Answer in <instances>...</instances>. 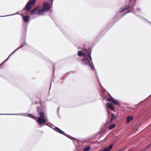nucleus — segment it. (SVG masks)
Returning <instances> with one entry per match:
<instances>
[{"label":"nucleus","mask_w":151,"mask_h":151,"mask_svg":"<svg viewBox=\"0 0 151 151\" xmlns=\"http://www.w3.org/2000/svg\"><path fill=\"white\" fill-rule=\"evenodd\" d=\"M34 9H35V10L36 13H37L38 14V12L39 10V7L38 6H37L35 7Z\"/></svg>","instance_id":"393cba45"},{"label":"nucleus","mask_w":151,"mask_h":151,"mask_svg":"<svg viewBox=\"0 0 151 151\" xmlns=\"http://www.w3.org/2000/svg\"><path fill=\"white\" fill-rule=\"evenodd\" d=\"M103 90V92H106V90L105 89V88H103V90Z\"/></svg>","instance_id":"c9c22d12"},{"label":"nucleus","mask_w":151,"mask_h":151,"mask_svg":"<svg viewBox=\"0 0 151 151\" xmlns=\"http://www.w3.org/2000/svg\"><path fill=\"white\" fill-rule=\"evenodd\" d=\"M133 119V117L131 116H128L127 117L126 119V122L128 123Z\"/></svg>","instance_id":"f3484780"},{"label":"nucleus","mask_w":151,"mask_h":151,"mask_svg":"<svg viewBox=\"0 0 151 151\" xmlns=\"http://www.w3.org/2000/svg\"><path fill=\"white\" fill-rule=\"evenodd\" d=\"M113 120V119H112V118H111V119H110L109 121V123L111 122H112Z\"/></svg>","instance_id":"72a5a7b5"},{"label":"nucleus","mask_w":151,"mask_h":151,"mask_svg":"<svg viewBox=\"0 0 151 151\" xmlns=\"http://www.w3.org/2000/svg\"><path fill=\"white\" fill-rule=\"evenodd\" d=\"M24 114L23 113H21V114H0V115H21Z\"/></svg>","instance_id":"a211bd4d"},{"label":"nucleus","mask_w":151,"mask_h":151,"mask_svg":"<svg viewBox=\"0 0 151 151\" xmlns=\"http://www.w3.org/2000/svg\"><path fill=\"white\" fill-rule=\"evenodd\" d=\"M51 84H52V82H51V81L50 82V89L51 88Z\"/></svg>","instance_id":"4c0bfd02"},{"label":"nucleus","mask_w":151,"mask_h":151,"mask_svg":"<svg viewBox=\"0 0 151 151\" xmlns=\"http://www.w3.org/2000/svg\"><path fill=\"white\" fill-rule=\"evenodd\" d=\"M124 148H122V149H121L119 150H118V151H122V150H124Z\"/></svg>","instance_id":"e433bc0d"},{"label":"nucleus","mask_w":151,"mask_h":151,"mask_svg":"<svg viewBox=\"0 0 151 151\" xmlns=\"http://www.w3.org/2000/svg\"><path fill=\"white\" fill-rule=\"evenodd\" d=\"M123 12H124L123 11L122 9H121V10L119 11V12L120 13H122Z\"/></svg>","instance_id":"f704fd0d"},{"label":"nucleus","mask_w":151,"mask_h":151,"mask_svg":"<svg viewBox=\"0 0 151 151\" xmlns=\"http://www.w3.org/2000/svg\"><path fill=\"white\" fill-rule=\"evenodd\" d=\"M54 65H53V70H54ZM54 71L53 70V73H54Z\"/></svg>","instance_id":"a18cd8bd"},{"label":"nucleus","mask_w":151,"mask_h":151,"mask_svg":"<svg viewBox=\"0 0 151 151\" xmlns=\"http://www.w3.org/2000/svg\"><path fill=\"white\" fill-rule=\"evenodd\" d=\"M124 7L126 10H127L129 9L130 8H132L133 7V6H131V4H130V3H129V5H125L124 6Z\"/></svg>","instance_id":"ddd939ff"},{"label":"nucleus","mask_w":151,"mask_h":151,"mask_svg":"<svg viewBox=\"0 0 151 151\" xmlns=\"http://www.w3.org/2000/svg\"><path fill=\"white\" fill-rule=\"evenodd\" d=\"M151 147V142L148 144L146 147V148L148 149Z\"/></svg>","instance_id":"a878e982"},{"label":"nucleus","mask_w":151,"mask_h":151,"mask_svg":"<svg viewBox=\"0 0 151 151\" xmlns=\"http://www.w3.org/2000/svg\"><path fill=\"white\" fill-rule=\"evenodd\" d=\"M141 17V19L144 22H145L147 23L150 24L151 25V22H149V21H148L146 19L144 18L143 17Z\"/></svg>","instance_id":"4468645a"},{"label":"nucleus","mask_w":151,"mask_h":151,"mask_svg":"<svg viewBox=\"0 0 151 151\" xmlns=\"http://www.w3.org/2000/svg\"><path fill=\"white\" fill-rule=\"evenodd\" d=\"M109 96H110V97H108L107 98V101L109 102H111L112 103H113L114 104L117 105H120V104L116 100L114 99L111 95L110 94H109Z\"/></svg>","instance_id":"39448f33"},{"label":"nucleus","mask_w":151,"mask_h":151,"mask_svg":"<svg viewBox=\"0 0 151 151\" xmlns=\"http://www.w3.org/2000/svg\"><path fill=\"white\" fill-rule=\"evenodd\" d=\"M25 39H26V38L25 37L24 39V42H23V44H22L20 47H19L17 48L15 50H14L12 53H11V54H12L15 52L17 50H19L20 48L23 47L24 45H27L26 42L25 41Z\"/></svg>","instance_id":"6e6552de"},{"label":"nucleus","mask_w":151,"mask_h":151,"mask_svg":"<svg viewBox=\"0 0 151 151\" xmlns=\"http://www.w3.org/2000/svg\"><path fill=\"white\" fill-rule=\"evenodd\" d=\"M126 13H127V14L128 13H130V12H131V10H129L127 12H126Z\"/></svg>","instance_id":"473e14b6"},{"label":"nucleus","mask_w":151,"mask_h":151,"mask_svg":"<svg viewBox=\"0 0 151 151\" xmlns=\"http://www.w3.org/2000/svg\"><path fill=\"white\" fill-rule=\"evenodd\" d=\"M90 148V146H87L85 147V148L84 149L83 151H88Z\"/></svg>","instance_id":"4be33fe9"},{"label":"nucleus","mask_w":151,"mask_h":151,"mask_svg":"<svg viewBox=\"0 0 151 151\" xmlns=\"http://www.w3.org/2000/svg\"><path fill=\"white\" fill-rule=\"evenodd\" d=\"M111 118L112 119H113L115 120L116 118V117L114 115V114L113 113H112L111 114Z\"/></svg>","instance_id":"aec40b11"},{"label":"nucleus","mask_w":151,"mask_h":151,"mask_svg":"<svg viewBox=\"0 0 151 151\" xmlns=\"http://www.w3.org/2000/svg\"><path fill=\"white\" fill-rule=\"evenodd\" d=\"M100 84V86L102 90H103L104 87L102 86L101 85L100 83H99Z\"/></svg>","instance_id":"c85d7f7f"},{"label":"nucleus","mask_w":151,"mask_h":151,"mask_svg":"<svg viewBox=\"0 0 151 151\" xmlns=\"http://www.w3.org/2000/svg\"><path fill=\"white\" fill-rule=\"evenodd\" d=\"M121 9H122L123 11L124 12L126 10L125 9H124V6L123 7L121 8Z\"/></svg>","instance_id":"2f4dec72"},{"label":"nucleus","mask_w":151,"mask_h":151,"mask_svg":"<svg viewBox=\"0 0 151 151\" xmlns=\"http://www.w3.org/2000/svg\"><path fill=\"white\" fill-rule=\"evenodd\" d=\"M136 15L137 16V17H138L139 18L141 19V17H142V16H140V15H137V14H136Z\"/></svg>","instance_id":"c756f323"},{"label":"nucleus","mask_w":151,"mask_h":151,"mask_svg":"<svg viewBox=\"0 0 151 151\" xmlns=\"http://www.w3.org/2000/svg\"><path fill=\"white\" fill-rule=\"evenodd\" d=\"M31 8L32 7L30 3H29V2L28 1L26 4L22 11H24L25 10L29 11Z\"/></svg>","instance_id":"423d86ee"},{"label":"nucleus","mask_w":151,"mask_h":151,"mask_svg":"<svg viewBox=\"0 0 151 151\" xmlns=\"http://www.w3.org/2000/svg\"><path fill=\"white\" fill-rule=\"evenodd\" d=\"M84 47H86V45H84Z\"/></svg>","instance_id":"49530a36"},{"label":"nucleus","mask_w":151,"mask_h":151,"mask_svg":"<svg viewBox=\"0 0 151 151\" xmlns=\"http://www.w3.org/2000/svg\"><path fill=\"white\" fill-rule=\"evenodd\" d=\"M107 104L108 107L111 111H113L114 108L113 105H112L111 103H108Z\"/></svg>","instance_id":"9b49d317"},{"label":"nucleus","mask_w":151,"mask_h":151,"mask_svg":"<svg viewBox=\"0 0 151 151\" xmlns=\"http://www.w3.org/2000/svg\"><path fill=\"white\" fill-rule=\"evenodd\" d=\"M22 12H23L24 13L26 14H28V13L29 12V11H27V10H25L24 11H22Z\"/></svg>","instance_id":"cd10ccee"},{"label":"nucleus","mask_w":151,"mask_h":151,"mask_svg":"<svg viewBox=\"0 0 151 151\" xmlns=\"http://www.w3.org/2000/svg\"><path fill=\"white\" fill-rule=\"evenodd\" d=\"M115 126V125L114 124H112L110 125L109 127V129H111L114 128Z\"/></svg>","instance_id":"5701e85b"},{"label":"nucleus","mask_w":151,"mask_h":151,"mask_svg":"<svg viewBox=\"0 0 151 151\" xmlns=\"http://www.w3.org/2000/svg\"><path fill=\"white\" fill-rule=\"evenodd\" d=\"M36 1V0H30L29 1V3H30L31 5L32 4V5H34Z\"/></svg>","instance_id":"412c9836"},{"label":"nucleus","mask_w":151,"mask_h":151,"mask_svg":"<svg viewBox=\"0 0 151 151\" xmlns=\"http://www.w3.org/2000/svg\"><path fill=\"white\" fill-rule=\"evenodd\" d=\"M96 76H97V77L98 78V79H99V77H98V74H97L96 75Z\"/></svg>","instance_id":"37998d69"},{"label":"nucleus","mask_w":151,"mask_h":151,"mask_svg":"<svg viewBox=\"0 0 151 151\" xmlns=\"http://www.w3.org/2000/svg\"><path fill=\"white\" fill-rule=\"evenodd\" d=\"M45 12L44 10V9H39V10L38 12V14L39 15H40L42 14L43 13Z\"/></svg>","instance_id":"2eb2a0df"},{"label":"nucleus","mask_w":151,"mask_h":151,"mask_svg":"<svg viewBox=\"0 0 151 151\" xmlns=\"http://www.w3.org/2000/svg\"><path fill=\"white\" fill-rule=\"evenodd\" d=\"M27 25H26L25 26L24 29V31H23V32H22V35L23 36L24 35L25 36H26V33H27Z\"/></svg>","instance_id":"dca6fc26"},{"label":"nucleus","mask_w":151,"mask_h":151,"mask_svg":"<svg viewBox=\"0 0 151 151\" xmlns=\"http://www.w3.org/2000/svg\"><path fill=\"white\" fill-rule=\"evenodd\" d=\"M42 132L43 133V131H42Z\"/></svg>","instance_id":"de8ad7c7"},{"label":"nucleus","mask_w":151,"mask_h":151,"mask_svg":"<svg viewBox=\"0 0 151 151\" xmlns=\"http://www.w3.org/2000/svg\"><path fill=\"white\" fill-rule=\"evenodd\" d=\"M44 103V102H41V103H40V105H42V103Z\"/></svg>","instance_id":"a19ab883"},{"label":"nucleus","mask_w":151,"mask_h":151,"mask_svg":"<svg viewBox=\"0 0 151 151\" xmlns=\"http://www.w3.org/2000/svg\"><path fill=\"white\" fill-rule=\"evenodd\" d=\"M96 76H97V77L98 78V79H99V77H98V74H97L96 75Z\"/></svg>","instance_id":"79ce46f5"},{"label":"nucleus","mask_w":151,"mask_h":151,"mask_svg":"<svg viewBox=\"0 0 151 151\" xmlns=\"http://www.w3.org/2000/svg\"><path fill=\"white\" fill-rule=\"evenodd\" d=\"M91 51L88 52L86 58H83L81 60L83 65L89 66L92 70L94 69L93 63L92 61V58L91 56Z\"/></svg>","instance_id":"f03ea898"},{"label":"nucleus","mask_w":151,"mask_h":151,"mask_svg":"<svg viewBox=\"0 0 151 151\" xmlns=\"http://www.w3.org/2000/svg\"><path fill=\"white\" fill-rule=\"evenodd\" d=\"M127 14L126 12H125L124 13L122 14L121 16H119L118 17L117 19H115L114 20L112 23L110 24H109L108 26L107 27L104 29L103 31L99 35V36H101V37H102L104 34L107 32V31L109 29V28L111 27L118 20L121 19L122 17H123L124 16L126 15Z\"/></svg>","instance_id":"7ed1b4c3"},{"label":"nucleus","mask_w":151,"mask_h":151,"mask_svg":"<svg viewBox=\"0 0 151 151\" xmlns=\"http://www.w3.org/2000/svg\"><path fill=\"white\" fill-rule=\"evenodd\" d=\"M52 129L54 130H55V131L57 132H58L60 134H61L65 135V136L67 137L68 138L71 139L72 140H73L74 139L76 140V139L75 138H74L73 137H71V136H70L69 135H68V136H69L71 138L68 137L67 136V135H68L67 134H64L65 133V132L63 131L62 130H61L60 129H59V128H58L57 127H55V129H53V128H52Z\"/></svg>","instance_id":"20e7f679"},{"label":"nucleus","mask_w":151,"mask_h":151,"mask_svg":"<svg viewBox=\"0 0 151 151\" xmlns=\"http://www.w3.org/2000/svg\"><path fill=\"white\" fill-rule=\"evenodd\" d=\"M98 80H98V82H99V83H100V81L99 79H98Z\"/></svg>","instance_id":"c03bdc74"},{"label":"nucleus","mask_w":151,"mask_h":151,"mask_svg":"<svg viewBox=\"0 0 151 151\" xmlns=\"http://www.w3.org/2000/svg\"><path fill=\"white\" fill-rule=\"evenodd\" d=\"M42 9L45 12L48 11L50 9L49 3L47 2H45Z\"/></svg>","instance_id":"0eeeda50"},{"label":"nucleus","mask_w":151,"mask_h":151,"mask_svg":"<svg viewBox=\"0 0 151 151\" xmlns=\"http://www.w3.org/2000/svg\"><path fill=\"white\" fill-rule=\"evenodd\" d=\"M35 9H33L29 11V12H31V15H34L36 14Z\"/></svg>","instance_id":"6ab92c4d"},{"label":"nucleus","mask_w":151,"mask_h":151,"mask_svg":"<svg viewBox=\"0 0 151 151\" xmlns=\"http://www.w3.org/2000/svg\"><path fill=\"white\" fill-rule=\"evenodd\" d=\"M15 14H13L9 15H7L2 16H0V17H6L9 16H12V15H15Z\"/></svg>","instance_id":"bb28decb"},{"label":"nucleus","mask_w":151,"mask_h":151,"mask_svg":"<svg viewBox=\"0 0 151 151\" xmlns=\"http://www.w3.org/2000/svg\"><path fill=\"white\" fill-rule=\"evenodd\" d=\"M23 18L24 22H27L30 19V17L29 15H26L23 17Z\"/></svg>","instance_id":"9d476101"},{"label":"nucleus","mask_w":151,"mask_h":151,"mask_svg":"<svg viewBox=\"0 0 151 151\" xmlns=\"http://www.w3.org/2000/svg\"><path fill=\"white\" fill-rule=\"evenodd\" d=\"M113 146L112 144L110 146L105 148L101 151H110L112 149Z\"/></svg>","instance_id":"1a4fd4ad"},{"label":"nucleus","mask_w":151,"mask_h":151,"mask_svg":"<svg viewBox=\"0 0 151 151\" xmlns=\"http://www.w3.org/2000/svg\"><path fill=\"white\" fill-rule=\"evenodd\" d=\"M37 112L40 116L37 119L35 116L32 115L31 114H28L29 117L36 120L37 123L40 125V127H41L43 126L47 125L45 124L47 121V119H45L44 113L42 111V109L40 107L37 108Z\"/></svg>","instance_id":"f257e3e1"},{"label":"nucleus","mask_w":151,"mask_h":151,"mask_svg":"<svg viewBox=\"0 0 151 151\" xmlns=\"http://www.w3.org/2000/svg\"><path fill=\"white\" fill-rule=\"evenodd\" d=\"M137 10L138 11H140V8H137Z\"/></svg>","instance_id":"58836bf2"},{"label":"nucleus","mask_w":151,"mask_h":151,"mask_svg":"<svg viewBox=\"0 0 151 151\" xmlns=\"http://www.w3.org/2000/svg\"><path fill=\"white\" fill-rule=\"evenodd\" d=\"M136 15L137 16V17H138L139 18L141 19V17H142V16H140V15H137V14H136Z\"/></svg>","instance_id":"7c9ffc66"},{"label":"nucleus","mask_w":151,"mask_h":151,"mask_svg":"<svg viewBox=\"0 0 151 151\" xmlns=\"http://www.w3.org/2000/svg\"><path fill=\"white\" fill-rule=\"evenodd\" d=\"M12 54H11L9 55V57L5 60L1 64H0V66L2 65L3 63L6 61L9 58L10 56Z\"/></svg>","instance_id":"b1692460"},{"label":"nucleus","mask_w":151,"mask_h":151,"mask_svg":"<svg viewBox=\"0 0 151 151\" xmlns=\"http://www.w3.org/2000/svg\"><path fill=\"white\" fill-rule=\"evenodd\" d=\"M94 69L95 70V73H96V74L97 75V74H97V73L96 72V70H95V68H94Z\"/></svg>","instance_id":"ea45409f"},{"label":"nucleus","mask_w":151,"mask_h":151,"mask_svg":"<svg viewBox=\"0 0 151 151\" xmlns=\"http://www.w3.org/2000/svg\"><path fill=\"white\" fill-rule=\"evenodd\" d=\"M78 55L79 57H81L82 56H85V55L84 53L82 50L79 51L78 52Z\"/></svg>","instance_id":"f8f14e48"}]
</instances>
